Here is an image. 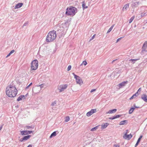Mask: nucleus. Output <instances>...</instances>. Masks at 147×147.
Segmentation results:
<instances>
[{
    "mask_svg": "<svg viewBox=\"0 0 147 147\" xmlns=\"http://www.w3.org/2000/svg\"><path fill=\"white\" fill-rule=\"evenodd\" d=\"M18 90L15 85L10 84L6 88L5 93L7 96L11 98L16 97L17 95Z\"/></svg>",
    "mask_w": 147,
    "mask_h": 147,
    "instance_id": "obj_1",
    "label": "nucleus"
},
{
    "mask_svg": "<svg viewBox=\"0 0 147 147\" xmlns=\"http://www.w3.org/2000/svg\"><path fill=\"white\" fill-rule=\"evenodd\" d=\"M56 32V31L54 30L50 31L49 32L46 38L47 42L53 41L55 39L57 36Z\"/></svg>",
    "mask_w": 147,
    "mask_h": 147,
    "instance_id": "obj_2",
    "label": "nucleus"
},
{
    "mask_svg": "<svg viewBox=\"0 0 147 147\" xmlns=\"http://www.w3.org/2000/svg\"><path fill=\"white\" fill-rule=\"evenodd\" d=\"M77 12L76 8L75 7L71 6L69 8H67L65 14L66 15L74 16Z\"/></svg>",
    "mask_w": 147,
    "mask_h": 147,
    "instance_id": "obj_3",
    "label": "nucleus"
},
{
    "mask_svg": "<svg viewBox=\"0 0 147 147\" xmlns=\"http://www.w3.org/2000/svg\"><path fill=\"white\" fill-rule=\"evenodd\" d=\"M38 66V62L36 60H34L31 64V69L35 70L37 69Z\"/></svg>",
    "mask_w": 147,
    "mask_h": 147,
    "instance_id": "obj_4",
    "label": "nucleus"
},
{
    "mask_svg": "<svg viewBox=\"0 0 147 147\" xmlns=\"http://www.w3.org/2000/svg\"><path fill=\"white\" fill-rule=\"evenodd\" d=\"M72 74L74 76V78L76 79L77 84L80 85H81L83 84V82L80 77L76 75L74 73H73Z\"/></svg>",
    "mask_w": 147,
    "mask_h": 147,
    "instance_id": "obj_5",
    "label": "nucleus"
},
{
    "mask_svg": "<svg viewBox=\"0 0 147 147\" xmlns=\"http://www.w3.org/2000/svg\"><path fill=\"white\" fill-rule=\"evenodd\" d=\"M67 86L68 85L67 84L61 85L58 86L57 89L60 92H61L66 89Z\"/></svg>",
    "mask_w": 147,
    "mask_h": 147,
    "instance_id": "obj_6",
    "label": "nucleus"
},
{
    "mask_svg": "<svg viewBox=\"0 0 147 147\" xmlns=\"http://www.w3.org/2000/svg\"><path fill=\"white\" fill-rule=\"evenodd\" d=\"M97 112V110L96 109H92L90 111H89L86 113L87 116L89 117L94 113Z\"/></svg>",
    "mask_w": 147,
    "mask_h": 147,
    "instance_id": "obj_7",
    "label": "nucleus"
},
{
    "mask_svg": "<svg viewBox=\"0 0 147 147\" xmlns=\"http://www.w3.org/2000/svg\"><path fill=\"white\" fill-rule=\"evenodd\" d=\"M141 3L139 1L133 2L131 5V6L132 7V8L134 9L138 6Z\"/></svg>",
    "mask_w": 147,
    "mask_h": 147,
    "instance_id": "obj_8",
    "label": "nucleus"
},
{
    "mask_svg": "<svg viewBox=\"0 0 147 147\" xmlns=\"http://www.w3.org/2000/svg\"><path fill=\"white\" fill-rule=\"evenodd\" d=\"M132 135L131 134L129 135H127L126 133L123 136V138L125 139H130L132 137Z\"/></svg>",
    "mask_w": 147,
    "mask_h": 147,
    "instance_id": "obj_9",
    "label": "nucleus"
},
{
    "mask_svg": "<svg viewBox=\"0 0 147 147\" xmlns=\"http://www.w3.org/2000/svg\"><path fill=\"white\" fill-rule=\"evenodd\" d=\"M147 47V41L145 42L144 44H143L142 48V51L143 52V51H146V49Z\"/></svg>",
    "mask_w": 147,
    "mask_h": 147,
    "instance_id": "obj_10",
    "label": "nucleus"
},
{
    "mask_svg": "<svg viewBox=\"0 0 147 147\" xmlns=\"http://www.w3.org/2000/svg\"><path fill=\"white\" fill-rule=\"evenodd\" d=\"M129 7V4L127 3L124 5L122 9L123 11H125Z\"/></svg>",
    "mask_w": 147,
    "mask_h": 147,
    "instance_id": "obj_11",
    "label": "nucleus"
},
{
    "mask_svg": "<svg viewBox=\"0 0 147 147\" xmlns=\"http://www.w3.org/2000/svg\"><path fill=\"white\" fill-rule=\"evenodd\" d=\"M127 82V81L123 82L119 84V88H121L122 87L125 86V84Z\"/></svg>",
    "mask_w": 147,
    "mask_h": 147,
    "instance_id": "obj_12",
    "label": "nucleus"
},
{
    "mask_svg": "<svg viewBox=\"0 0 147 147\" xmlns=\"http://www.w3.org/2000/svg\"><path fill=\"white\" fill-rule=\"evenodd\" d=\"M142 98L145 102H147V95L145 94H143L141 96Z\"/></svg>",
    "mask_w": 147,
    "mask_h": 147,
    "instance_id": "obj_13",
    "label": "nucleus"
},
{
    "mask_svg": "<svg viewBox=\"0 0 147 147\" xmlns=\"http://www.w3.org/2000/svg\"><path fill=\"white\" fill-rule=\"evenodd\" d=\"M22 3H19L16 5L15 7V9H18L21 7L23 5Z\"/></svg>",
    "mask_w": 147,
    "mask_h": 147,
    "instance_id": "obj_14",
    "label": "nucleus"
},
{
    "mask_svg": "<svg viewBox=\"0 0 147 147\" xmlns=\"http://www.w3.org/2000/svg\"><path fill=\"white\" fill-rule=\"evenodd\" d=\"M117 111L116 109H113L111 110H109L108 112L106 113V114H111L114 113H115Z\"/></svg>",
    "mask_w": 147,
    "mask_h": 147,
    "instance_id": "obj_15",
    "label": "nucleus"
},
{
    "mask_svg": "<svg viewBox=\"0 0 147 147\" xmlns=\"http://www.w3.org/2000/svg\"><path fill=\"white\" fill-rule=\"evenodd\" d=\"M109 125V123H105L104 124L101 125V129H103L105 128Z\"/></svg>",
    "mask_w": 147,
    "mask_h": 147,
    "instance_id": "obj_16",
    "label": "nucleus"
},
{
    "mask_svg": "<svg viewBox=\"0 0 147 147\" xmlns=\"http://www.w3.org/2000/svg\"><path fill=\"white\" fill-rule=\"evenodd\" d=\"M25 96L23 95L20 96L17 98V101H19L20 100H22L23 99H24Z\"/></svg>",
    "mask_w": 147,
    "mask_h": 147,
    "instance_id": "obj_17",
    "label": "nucleus"
},
{
    "mask_svg": "<svg viewBox=\"0 0 147 147\" xmlns=\"http://www.w3.org/2000/svg\"><path fill=\"white\" fill-rule=\"evenodd\" d=\"M20 133L22 135H27L28 134V133L27 132V131H20Z\"/></svg>",
    "mask_w": 147,
    "mask_h": 147,
    "instance_id": "obj_18",
    "label": "nucleus"
},
{
    "mask_svg": "<svg viewBox=\"0 0 147 147\" xmlns=\"http://www.w3.org/2000/svg\"><path fill=\"white\" fill-rule=\"evenodd\" d=\"M139 94L138 93V92H136L135 94L133 95V96L129 98L130 100L134 98H135L137 96H138Z\"/></svg>",
    "mask_w": 147,
    "mask_h": 147,
    "instance_id": "obj_19",
    "label": "nucleus"
},
{
    "mask_svg": "<svg viewBox=\"0 0 147 147\" xmlns=\"http://www.w3.org/2000/svg\"><path fill=\"white\" fill-rule=\"evenodd\" d=\"M82 7L83 9H86L88 7V6L86 5L84 1H83L82 2Z\"/></svg>",
    "mask_w": 147,
    "mask_h": 147,
    "instance_id": "obj_20",
    "label": "nucleus"
},
{
    "mask_svg": "<svg viewBox=\"0 0 147 147\" xmlns=\"http://www.w3.org/2000/svg\"><path fill=\"white\" fill-rule=\"evenodd\" d=\"M30 135H28L27 136H24L23 137L24 141L26 140L29 139L31 137Z\"/></svg>",
    "mask_w": 147,
    "mask_h": 147,
    "instance_id": "obj_21",
    "label": "nucleus"
},
{
    "mask_svg": "<svg viewBox=\"0 0 147 147\" xmlns=\"http://www.w3.org/2000/svg\"><path fill=\"white\" fill-rule=\"evenodd\" d=\"M127 120H124L121 121L119 123L120 125H124L127 122Z\"/></svg>",
    "mask_w": 147,
    "mask_h": 147,
    "instance_id": "obj_22",
    "label": "nucleus"
},
{
    "mask_svg": "<svg viewBox=\"0 0 147 147\" xmlns=\"http://www.w3.org/2000/svg\"><path fill=\"white\" fill-rule=\"evenodd\" d=\"M98 126H97L94 128H92L91 129L90 131H93L96 130L98 128Z\"/></svg>",
    "mask_w": 147,
    "mask_h": 147,
    "instance_id": "obj_23",
    "label": "nucleus"
},
{
    "mask_svg": "<svg viewBox=\"0 0 147 147\" xmlns=\"http://www.w3.org/2000/svg\"><path fill=\"white\" fill-rule=\"evenodd\" d=\"M56 135V133L55 131L53 132L50 136V138H51L53 136H55Z\"/></svg>",
    "mask_w": 147,
    "mask_h": 147,
    "instance_id": "obj_24",
    "label": "nucleus"
},
{
    "mask_svg": "<svg viewBox=\"0 0 147 147\" xmlns=\"http://www.w3.org/2000/svg\"><path fill=\"white\" fill-rule=\"evenodd\" d=\"M135 109V108H131L130 109L129 111V114H131L133 112L134 110Z\"/></svg>",
    "mask_w": 147,
    "mask_h": 147,
    "instance_id": "obj_25",
    "label": "nucleus"
},
{
    "mask_svg": "<svg viewBox=\"0 0 147 147\" xmlns=\"http://www.w3.org/2000/svg\"><path fill=\"white\" fill-rule=\"evenodd\" d=\"M114 26V25H113L112 26L109 28V29L108 30V31L107 32V33H109V32H110L111 31V30H112Z\"/></svg>",
    "mask_w": 147,
    "mask_h": 147,
    "instance_id": "obj_26",
    "label": "nucleus"
},
{
    "mask_svg": "<svg viewBox=\"0 0 147 147\" xmlns=\"http://www.w3.org/2000/svg\"><path fill=\"white\" fill-rule=\"evenodd\" d=\"M135 18L134 16H132L130 19L129 20V24L131 23L133 21V20H134Z\"/></svg>",
    "mask_w": 147,
    "mask_h": 147,
    "instance_id": "obj_27",
    "label": "nucleus"
},
{
    "mask_svg": "<svg viewBox=\"0 0 147 147\" xmlns=\"http://www.w3.org/2000/svg\"><path fill=\"white\" fill-rule=\"evenodd\" d=\"M87 63L86 61H84L83 62L81 65H86L87 64Z\"/></svg>",
    "mask_w": 147,
    "mask_h": 147,
    "instance_id": "obj_28",
    "label": "nucleus"
},
{
    "mask_svg": "<svg viewBox=\"0 0 147 147\" xmlns=\"http://www.w3.org/2000/svg\"><path fill=\"white\" fill-rule=\"evenodd\" d=\"M69 116L66 117L65 118V121L67 122L69 121Z\"/></svg>",
    "mask_w": 147,
    "mask_h": 147,
    "instance_id": "obj_29",
    "label": "nucleus"
},
{
    "mask_svg": "<svg viewBox=\"0 0 147 147\" xmlns=\"http://www.w3.org/2000/svg\"><path fill=\"white\" fill-rule=\"evenodd\" d=\"M139 59H131L130 60V61H131L133 62V63H135V62L133 61H136L138 60Z\"/></svg>",
    "mask_w": 147,
    "mask_h": 147,
    "instance_id": "obj_30",
    "label": "nucleus"
},
{
    "mask_svg": "<svg viewBox=\"0 0 147 147\" xmlns=\"http://www.w3.org/2000/svg\"><path fill=\"white\" fill-rule=\"evenodd\" d=\"M71 65H69L67 68V71H69L71 69Z\"/></svg>",
    "mask_w": 147,
    "mask_h": 147,
    "instance_id": "obj_31",
    "label": "nucleus"
},
{
    "mask_svg": "<svg viewBox=\"0 0 147 147\" xmlns=\"http://www.w3.org/2000/svg\"><path fill=\"white\" fill-rule=\"evenodd\" d=\"M15 52L14 50H12L7 55H10Z\"/></svg>",
    "mask_w": 147,
    "mask_h": 147,
    "instance_id": "obj_32",
    "label": "nucleus"
},
{
    "mask_svg": "<svg viewBox=\"0 0 147 147\" xmlns=\"http://www.w3.org/2000/svg\"><path fill=\"white\" fill-rule=\"evenodd\" d=\"M142 135L140 136L139 138H138V139L137 141V142H140L141 140V139L142 138Z\"/></svg>",
    "mask_w": 147,
    "mask_h": 147,
    "instance_id": "obj_33",
    "label": "nucleus"
},
{
    "mask_svg": "<svg viewBox=\"0 0 147 147\" xmlns=\"http://www.w3.org/2000/svg\"><path fill=\"white\" fill-rule=\"evenodd\" d=\"M96 35V34H94V35L90 39L89 42L91 40H93L94 39V37Z\"/></svg>",
    "mask_w": 147,
    "mask_h": 147,
    "instance_id": "obj_34",
    "label": "nucleus"
},
{
    "mask_svg": "<svg viewBox=\"0 0 147 147\" xmlns=\"http://www.w3.org/2000/svg\"><path fill=\"white\" fill-rule=\"evenodd\" d=\"M121 115H116L115 116H114V117L115 118V119L119 117H121Z\"/></svg>",
    "mask_w": 147,
    "mask_h": 147,
    "instance_id": "obj_35",
    "label": "nucleus"
},
{
    "mask_svg": "<svg viewBox=\"0 0 147 147\" xmlns=\"http://www.w3.org/2000/svg\"><path fill=\"white\" fill-rule=\"evenodd\" d=\"M146 13H142L141 14V17H142L144 16H145L146 15Z\"/></svg>",
    "mask_w": 147,
    "mask_h": 147,
    "instance_id": "obj_36",
    "label": "nucleus"
},
{
    "mask_svg": "<svg viewBox=\"0 0 147 147\" xmlns=\"http://www.w3.org/2000/svg\"><path fill=\"white\" fill-rule=\"evenodd\" d=\"M32 83H30V84L29 85H28L27 86L26 88V89H28L29 88V87L31 86V85H32Z\"/></svg>",
    "mask_w": 147,
    "mask_h": 147,
    "instance_id": "obj_37",
    "label": "nucleus"
},
{
    "mask_svg": "<svg viewBox=\"0 0 147 147\" xmlns=\"http://www.w3.org/2000/svg\"><path fill=\"white\" fill-rule=\"evenodd\" d=\"M55 104H56V101H55L54 102H52V105H53V106H54V105H55Z\"/></svg>",
    "mask_w": 147,
    "mask_h": 147,
    "instance_id": "obj_38",
    "label": "nucleus"
},
{
    "mask_svg": "<svg viewBox=\"0 0 147 147\" xmlns=\"http://www.w3.org/2000/svg\"><path fill=\"white\" fill-rule=\"evenodd\" d=\"M122 38V37H120L119 38H118L116 42H119L120 40H121V39Z\"/></svg>",
    "mask_w": 147,
    "mask_h": 147,
    "instance_id": "obj_39",
    "label": "nucleus"
},
{
    "mask_svg": "<svg viewBox=\"0 0 147 147\" xmlns=\"http://www.w3.org/2000/svg\"><path fill=\"white\" fill-rule=\"evenodd\" d=\"M24 141V138H21V139H20V141L21 142H23Z\"/></svg>",
    "mask_w": 147,
    "mask_h": 147,
    "instance_id": "obj_40",
    "label": "nucleus"
},
{
    "mask_svg": "<svg viewBox=\"0 0 147 147\" xmlns=\"http://www.w3.org/2000/svg\"><path fill=\"white\" fill-rule=\"evenodd\" d=\"M119 146L118 145L115 144L114 145L113 147H119Z\"/></svg>",
    "mask_w": 147,
    "mask_h": 147,
    "instance_id": "obj_41",
    "label": "nucleus"
},
{
    "mask_svg": "<svg viewBox=\"0 0 147 147\" xmlns=\"http://www.w3.org/2000/svg\"><path fill=\"white\" fill-rule=\"evenodd\" d=\"M27 132H28V134H30L31 133H32V131H27Z\"/></svg>",
    "mask_w": 147,
    "mask_h": 147,
    "instance_id": "obj_42",
    "label": "nucleus"
},
{
    "mask_svg": "<svg viewBox=\"0 0 147 147\" xmlns=\"http://www.w3.org/2000/svg\"><path fill=\"white\" fill-rule=\"evenodd\" d=\"M96 90V89H92L91 91H90V92H93L94 91H95Z\"/></svg>",
    "mask_w": 147,
    "mask_h": 147,
    "instance_id": "obj_43",
    "label": "nucleus"
},
{
    "mask_svg": "<svg viewBox=\"0 0 147 147\" xmlns=\"http://www.w3.org/2000/svg\"><path fill=\"white\" fill-rule=\"evenodd\" d=\"M139 143V142H137L136 143V144L135 145V147H136L137 146V145H138Z\"/></svg>",
    "mask_w": 147,
    "mask_h": 147,
    "instance_id": "obj_44",
    "label": "nucleus"
},
{
    "mask_svg": "<svg viewBox=\"0 0 147 147\" xmlns=\"http://www.w3.org/2000/svg\"><path fill=\"white\" fill-rule=\"evenodd\" d=\"M109 119H110L113 120L115 119V118H114L113 117H110Z\"/></svg>",
    "mask_w": 147,
    "mask_h": 147,
    "instance_id": "obj_45",
    "label": "nucleus"
},
{
    "mask_svg": "<svg viewBox=\"0 0 147 147\" xmlns=\"http://www.w3.org/2000/svg\"><path fill=\"white\" fill-rule=\"evenodd\" d=\"M27 24H28V23H25L23 25V27L24 26H26Z\"/></svg>",
    "mask_w": 147,
    "mask_h": 147,
    "instance_id": "obj_46",
    "label": "nucleus"
},
{
    "mask_svg": "<svg viewBox=\"0 0 147 147\" xmlns=\"http://www.w3.org/2000/svg\"><path fill=\"white\" fill-rule=\"evenodd\" d=\"M141 88H140L138 90V91L137 92H140L141 91Z\"/></svg>",
    "mask_w": 147,
    "mask_h": 147,
    "instance_id": "obj_47",
    "label": "nucleus"
},
{
    "mask_svg": "<svg viewBox=\"0 0 147 147\" xmlns=\"http://www.w3.org/2000/svg\"><path fill=\"white\" fill-rule=\"evenodd\" d=\"M2 127H3V125H1L0 127V131L1 129H2Z\"/></svg>",
    "mask_w": 147,
    "mask_h": 147,
    "instance_id": "obj_48",
    "label": "nucleus"
},
{
    "mask_svg": "<svg viewBox=\"0 0 147 147\" xmlns=\"http://www.w3.org/2000/svg\"><path fill=\"white\" fill-rule=\"evenodd\" d=\"M27 147H32L31 145H29Z\"/></svg>",
    "mask_w": 147,
    "mask_h": 147,
    "instance_id": "obj_49",
    "label": "nucleus"
},
{
    "mask_svg": "<svg viewBox=\"0 0 147 147\" xmlns=\"http://www.w3.org/2000/svg\"><path fill=\"white\" fill-rule=\"evenodd\" d=\"M134 106L135 107V108H139V107H137L136 106Z\"/></svg>",
    "mask_w": 147,
    "mask_h": 147,
    "instance_id": "obj_50",
    "label": "nucleus"
},
{
    "mask_svg": "<svg viewBox=\"0 0 147 147\" xmlns=\"http://www.w3.org/2000/svg\"><path fill=\"white\" fill-rule=\"evenodd\" d=\"M116 60H113V61H112V63H113V62H114V61H115Z\"/></svg>",
    "mask_w": 147,
    "mask_h": 147,
    "instance_id": "obj_51",
    "label": "nucleus"
},
{
    "mask_svg": "<svg viewBox=\"0 0 147 147\" xmlns=\"http://www.w3.org/2000/svg\"><path fill=\"white\" fill-rule=\"evenodd\" d=\"M144 51H145V52H146V51H147V49L146 50V51H143V52H144Z\"/></svg>",
    "mask_w": 147,
    "mask_h": 147,
    "instance_id": "obj_52",
    "label": "nucleus"
},
{
    "mask_svg": "<svg viewBox=\"0 0 147 147\" xmlns=\"http://www.w3.org/2000/svg\"><path fill=\"white\" fill-rule=\"evenodd\" d=\"M8 56H6V58Z\"/></svg>",
    "mask_w": 147,
    "mask_h": 147,
    "instance_id": "obj_53",
    "label": "nucleus"
},
{
    "mask_svg": "<svg viewBox=\"0 0 147 147\" xmlns=\"http://www.w3.org/2000/svg\"><path fill=\"white\" fill-rule=\"evenodd\" d=\"M42 85V84H41V85H39V86H41Z\"/></svg>",
    "mask_w": 147,
    "mask_h": 147,
    "instance_id": "obj_54",
    "label": "nucleus"
}]
</instances>
